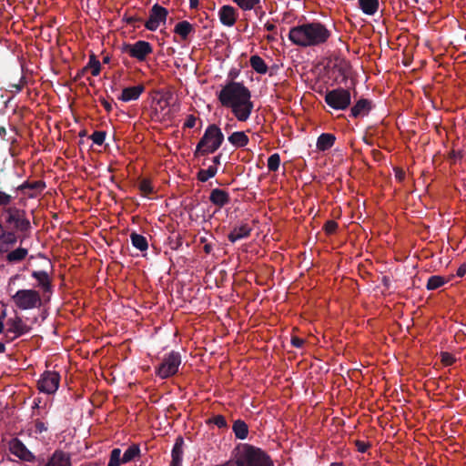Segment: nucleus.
Returning <instances> with one entry per match:
<instances>
[{"instance_id":"nucleus-1","label":"nucleus","mask_w":466,"mask_h":466,"mask_svg":"<svg viewBox=\"0 0 466 466\" xmlns=\"http://www.w3.org/2000/svg\"><path fill=\"white\" fill-rule=\"evenodd\" d=\"M32 226L25 210L17 207L4 208L0 216V254H5L18 241L29 238Z\"/></svg>"},{"instance_id":"nucleus-2","label":"nucleus","mask_w":466,"mask_h":466,"mask_svg":"<svg viewBox=\"0 0 466 466\" xmlns=\"http://www.w3.org/2000/svg\"><path fill=\"white\" fill-rule=\"evenodd\" d=\"M220 104L231 109L235 117L241 122L247 121L253 110L249 89L241 82L229 81L218 94Z\"/></svg>"},{"instance_id":"nucleus-3","label":"nucleus","mask_w":466,"mask_h":466,"mask_svg":"<svg viewBox=\"0 0 466 466\" xmlns=\"http://www.w3.org/2000/svg\"><path fill=\"white\" fill-rule=\"evenodd\" d=\"M331 32L320 22H308L290 28L289 39L300 47L319 46L325 44Z\"/></svg>"},{"instance_id":"nucleus-4","label":"nucleus","mask_w":466,"mask_h":466,"mask_svg":"<svg viewBox=\"0 0 466 466\" xmlns=\"http://www.w3.org/2000/svg\"><path fill=\"white\" fill-rule=\"evenodd\" d=\"M215 466H274L270 456L260 448L243 444L235 460H229Z\"/></svg>"},{"instance_id":"nucleus-5","label":"nucleus","mask_w":466,"mask_h":466,"mask_svg":"<svg viewBox=\"0 0 466 466\" xmlns=\"http://www.w3.org/2000/svg\"><path fill=\"white\" fill-rule=\"evenodd\" d=\"M223 142L224 134L221 129L216 124L208 125L196 147L194 157L213 154L222 146Z\"/></svg>"},{"instance_id":"nucleus-6","label":"nucleus","mask_w":466,"mask_h":466,"mask_svg":"<svg viewBox=\"0 0 466 466\" xmlns=\"http://www.w3.org/2000/svg\"><path fill=\"white\" fill-rule=\"evenodd\" d=\"M12 300L23 310L40 308L42 305L41 296L35 289H19L12 296Z\"/></svg>"},{"instance_id":"nucleus-7","label":"nucleus","mask_w":466,"mask_h":466,"mask_svg":"<svg viewBox=\"0 0 466 466\" xmlns=\"http://www.w3.org/2000/svg\"><path fill=\"white\" fill-rule=\"evenodd\" d=\"M120 50L122 53L127 54L130 57L137 59L138 62H144L147 56L153 53L152 45L145 40H138L134 44L124 43Z\"/></svg>"},{"instance_id":"nucleus-8","label":"nucleus","mask_w":466,"mask_h":466,"mask_svg":"<svg viewBox=\"0 0 466 466\" xmlns=\"http://www.w3.org/2000/svg\"><path fill=\"white\" fill-rule=\"evenodd\" d=\"M181 364V356L179 352L171 351L165 355L162 362L157 368L156 373L161 379H167L176 375Z\"/></svg>"},{"instance_id":"nucleus-9","label":"nucleus","mask_w":466,"mask_h":466,"mask_svg":"<svg viewBox=\"0 0 466 466\" xmlns=\"http://www.w3.org/2000/svg\"><path fill=\"white\" fill-rule=\"evenodd\" d=\"M324 100L335 110H345L350 105V93L342 87L335 88L326 93Z\"/></svg>"},{"instance_id":"nucleus-10","label":"nucleus","mask_w":466,"mask_h":466,"mask_svg":"<svg viewBox=\"0 0 466 466\" xmlns=\"http://www.w3.org/2000/svg\"><path fill=\"white\" fill-rule=\"evenodd\" d=\"M121 450L119 448H114L109 456V461L107 466H119L121 463H127L134 461L140 455V448L137 444L130 445L124 454L121 456Z\"/></svg>"},{"instance_id":"nucleus-11","label":"nucleus","mask_w":466,"mask_h":466,"mask_svg":"<svg viewBox=\"0 0 466 466\" xmlns=\"http://www.w3.org/2000/svg\"><path fill=\"white\" fill-rule=\"evenodd\" d=\"M60 378V374L56 371H45L37 382V388L41 392L53 394L59 387Z\"/></svg>"},{"instance_id":"nucleus-12","label":"nucleus","mask_w":466,"mask_h":466,"mask_svg":"<svg viewBox=\"0 0 466 466\" xmlns=\"http://www.w3.org/2000/svg\"><path fill=\"white\" fill-rule=\"evenodd\" d=\"M167 10L158 4H155L149 12V18L145 23V27L149 31H156L161 23H165L167 16Z\"/></svg>"},{"instance_id":"nucleus-13","label":"nucleus","mask_w":466,"mask_h":466,"mask_svg":"<svg viewBox=\"0 0 466 466\" xmlns=\"http://www.w3.org/2000/svg\"><path fill=\"white\" fill-rule=\"evenodd\" d=\"M9 450L12 454L22 461L33 462L35 460V456L26 448L23 441L17 438L11 441Z\"/></svg>"},{"instance_id":"nucleus-14","label":"nucleus","mask_w":466,"mask_h":466,"mask_svg":"<svg viewBox=\"0 0 466 466\" xmlns=\"http://www.w3.org/2000/svg\"><path fill=\"white\" fill-rule=\"evenodd\" d=\"M46 188V183L43 180L29 181L26 180L17 187L16 191L22 192L28 198H35Z\"/></svg>"},{"instance_id":"nucleus-15","label":"nucleus","mask_w":466,"mask_h":466,"mask_svg":"<svg viewBox=\"0 0 466 466\" xmlns=\"http://www.w3.org/2000/svg\"><path fill=\"white\" fill-rule=\"evenodd\" d=\"M251 231L252 228L248 223L241 222L233 227L228 235V238L231 243H235L240 239L248 238Z\"/></svg>"},{"instance_id":"nucleus-16","label":"nucleus","mask_w":466,"mask_h":466,"mask_svg":"<svg viewBox=\"0 0 466 466\" xmlns=\"http://www.w3.org/2000/svg\"><path fill=\"white\" fill-rule=\"evenodd\" d=\"M8 329H6L5 336L8 335V333H14L15 337L17 338L19 336H22L25 333H28L31 329L29 326H27L20 317H15L14 319H9L7 320Z\"/></svg>"},{"instance_id":"nucleus-17","label":"nucleus","mask_w":466,"mask_h":466,"mask_svg":"<svg viewBox=\"0 0 466 466\" xmlns=\"http://www.w3.org/2000/svg\"><path fill=\"white\" fill-rule=\"evenodd\" d=\"M219 20L226 26H233L237 21V11L231 5H223L218 11Z\"/></svg>"},{"instance_id":"nucleus-18","label":"nucleus","mask_w":466,"mask_h":466,"mask_svg":"<svg viewBox=\"0 0 466 466\" xmlns=\"http://www.w3.org/2000/svg\"><path fill=\"white\" fill-rule=\"evenodd\" d=\"M209 201L218 208L229 204L230 196L226 190L220 188H214L209 195Z\"/></svg>"},{"instance_id":"nucleus-19","label":"nucleus","mask_w":466,"mask_h":466,"mask_svg":"<svg viewBox=\"0 0 466 466\" xmlns=\"http://www.w3.org/2000/svg\"><path fill=\"white\" fill-rule=\"evenodd\" d=\"M144 91L145 86L142 84L134 86H128L122 90L118 99L123 102L137 100Z\"/></svg>"},{"instance_id":"nucleus-20","label":"nucleus","mask_w":466,"mask_h":466,"mask_svg":"<svg viewBox=\"0 0 466 466\" xmlns=\"http://www.w3.org/2000/svg\"><path fill=\"white\" fill-rule=\"evenodd\" d=\"M372 108V103L366 98H360L350 109V116L358 118L367 116Z\"/></svg>"},{"instance_id":"nucleus-21","label":"nucleus","mask_w":466,"mask_h":466,"mask_svg":"<svg viewBox=\"0 0 466 466\" xmlns=\"http://www.w3.org/2000/svg\"><path fill=\"white\" fill-rule=\"evenodd\" d=\"M45 466H72L71 458L68 453L56 450Z\"/></svg>"},{"instance_id":"nucleus-22","label":"nucleus","mask_w":466,"mask_h":466,"mask_svg":"<svg viewBox=\"0 0 466 466\" xmlns=\"http://www.w3.org/2000/svg\"><path fill=\"white\" fill-rule=\"evenodd\" d=\"M183 446H184V439L181 436H178L173 446L171 451V462L174 466H181L183 460Z\"/></svg>"},{"instance_id":"nucleus-23","label":"nucleus","mask_w":466,"mask_h":466,"mask_svg":"<svg viewBox=\"0 0 466 466\" xmlns=\"http://www.w3.org/2000/svg\"><path fill=\"white\" fill-rule=\"evenodd\" d=\"M32 277L37 281V287L45 292H49L52 289V284L47 272L44 270H35L32 272Z\"/></svg>"},{"instance_id":"nucleus-24","label":"nucleus","mask_w":466,"mask_h":466,"mask_svg":"<svg viewBox=\"0 0 466 466\" xmlns=\"http://www.w3.org/2000/svg\"><path fill=\"white\" fill-rule=\"evenodd\" d=\"M228 141L235 147H245L249 143V137L244 131H235L228 137Z\"/></svg>"},{"instance_id":"nucleus-25","label":"nucleus","mask_w":466,"mask_h":466,"mask_svg":"<svg viewBox=\"0 0 466 466\" xmlns=\"http://www.w3.org/2000/svg\"><path fill=\"white\" fill-rule=\"evenodd\" d=\"M336 141V137L330 133H322L317 139L316 147L319 151L330 149Z\"/></svg>"},{"instance_id":"nucleus-26","label":"nucleus","mask_w":466,"mask_h":466,"mask_svg":"<svg viewBox=\"0 0 466 466\" xmlns=\"http://www.w3.org/2000/svg\"><path fill=\"white\" fill-rule=\"evenodd\" d=\"M6 253V261L9 263H18L25 258L28 254V249L25 248L19 247L14 250L11 248L5 252Z\"/></svg>"},{"instance_id":"nucleus-27","label":"nucleus","mask_w":466,"mask_h":466,"mask_svg":"<svg viewBox=\"0 0 466 466\" xmlns=\"http://www.w3.org/2000/svg\"><path fill=\"white\" fill-rule=\"evenodd\" d=\"M194 26L187 20L178 22L174 28V33L178 35L183 40H187L188 35L194 33Z\"/></svg>"},{"instance_id":"nucleus-28","label":"nucleus","mask_w":466,"mask_h":466,"mask_svg":"<svg viewBox=\"0 0 466 466\" xmlns=\"http://www.w3.org/2000/svg\"><path fill=\"white\" fill-rule=\"evenodd\" d=\"M232 431L237 439L245 440L248 434V426L244 420L238 419L234 421Z\"/></svg>"},{"instance_id":"nucleus-29","label":"nucleus","mask_w":466,"mask_h":466,"mask_svg":"<svg viewBox=\"0 0 466 466\" xmlns=\"http://www.w3.org/2000/svg\"><path fill=\"white\" fill-rule=\"evenodd\" d=\"M360 8L368 15H374L379 8V0H359Z\"/></svg>"},{"instance_id":"nucleus-30","label":"nucleus","mask_w":466,"mask_h":466,"mask_svg":"<svg viewBox=\"0 0 466 466\" xmlns=\"http://www.w3.org/2000/svg\"><path fill=\"white\" fill-rule=\"evenodd\" d=\"M249 63L253 70H255L257 73L265 75L268 72V67L259 56H252L249 59Z\"/></svg>"},{"instance_id":"nucleus-31","label":"nucleus","mask_w":466,"mask_h":466,"mask_svg":"<svg viewBox=\"0 0 466 466\" xmlns=\"http://www.w3.org/2000/svg\"><path fill=\"white\" fill-rule=\"evenodd\" d=\"M130 239L132 245L140 251H146L148 248V243L146 237L137 234V232H133L130 235Z\"/></svg>"},{"instance_id":"nucleus-32","label":"nucleus","mask_w":466,"mask_h":466,"mask_svg":"<svg viewBox=\"0 0 466 466\" xmlns=\"http://www.w3.org/2000/svg\"><path fill=\"white\" fill-rule=\"evenodd\" d=\"M218 173V167L216 166H209L207 169H199L197 173V178L200 182H206L209 178H212Z\"/></svg>"},{"instance_id":"nucleus-33","label":"nucleus","mask_w":466,"mask_h":466,"mask_svg":"<svg viewBox=\"0 0 466 466\" xmlns=\"http://www.w3.org/2000/svg\"><path fill=\"white\" fill-rule=\"evenodd\" d=\"M85 67H87V71L91 70V74L94 76H97L101 71V64L97 60L96 55L92 53L89 56V61Z\"/></svg>"},{"instance_id":"nucleus-34","label":"nucleus","mask_w":466,"mask_h":466,"mask_svg":"<svg viewBox=\"0 0 466 466\" xmlns=\"http://www.w3.org/2000/svg\"><path fill=\"white\" fill-rule=\"evenodd\" d=\"M446 283V279L439 275L431 276L427 281L426 288L428 290H434L443 286Z\"/></svg>"},{"instance_id":"nucleus-35","label":"nucleus","mask_w":466,"mask_h":466,"mask_svg":"<svg viewBox=\"0 0 466 466\" xmlns=\"http://www.w3.org/2000/svg\"><path fill=\"white\" fill-rule=\"evenodd\" d=\"M138 188L144 197H147L154 192L151 181L148 178L141 179L138 185Z\"/></svg>"},{"instance_id":"nucleus-36","label":"nucleus","mask_w":466,"mask_h":466,"mask_svg":"<svg viewBox=\"0 0 466 466\" xmlns=\"http://www.w3.org/2000/svg\"><path fill=\"white\" fill-rule=\"evenodd\" d=\"M207 423L208 424L212 423L219 429H227L228 428V423H227L226 418L220 414L211 417L210 419H208L207 420Z\"/></svg>"},{"instance_id":"nucleus-37","label":"nucleus","mask_w":466,"mask_h":466,"mask_svg":"<svg viewBox=\"0 0 466 466\" xmlns=\"http://www.w3.org/2000/svg\"><path fill=\"white\" fill-rule=\"evenodd\" d=\"M280 165V156L278 153H274L268 158V168L269 171H277Z\"/></svg>"},{"instance_id":"nucleus-38","label":"nucleus","mask_w":466,"mask_h":466,"mask_svg":"<svg viewBox=\"0 0 466 466\" xmlns=\"http://www.w3.org/2000/svg\"><path fill=\"white\" fill-rule=\"evenodd\" d=\"M241 9L251 10L256 8L260 0H233Z\"/></svg>"},{"instance_id":"nucleus-39","label":"nucleus","mask_w":466,"mask_h":466,"mask_svg":"<svg viewBox=\"0 0 466 466\" xmlns=\"http://www.w3.org/2000/svg\"><path fill=\"white\" fill-rule=\"evenodd\" d=\"M15 197L5 191L0 190V208H9V205L13 202Z\"/></svg>"},{"instance_id":"nucleus-40","label":"nucleus","mask_w":466,"mask_h":466,"mask_svg":"<svg viewBox=\"0 0 466 466\" xmlns=\"http://www.w3.org/2000/svg\"><path fill=\"white\" fill-rule=\"evenodd\" d=\"M90 138L94 142V144L101 146L106 139V132L105 131H95Z\"/></svg>"},{"instance_id":"nucleus-41","label":"nucleus","mask_w":466,"mask_h":466,"mask_svg":"<svg viewBox=\"0 0 466 466\" xmlns=\"http://www.w3.org/2000/svg\"><path fill=\"white\" fill-rule=\"evenodd\" d=\"M339 225L335 220H328L323 227V229L328 235L334 234Z\"/></svg>"},{"instance_id":"nucleus-42","label":"nucleus","mask_w":466,"mask_h":466,"mask_svg":"<svg viewBox=\"0 0 466 466\" xmlns=\"http://www.w3.org/2000/svg\"><path fill=\"white\" fill-rule=\"evenodd\" d=\"M441 362L445 366H451L455 362V358L449 352H441Z\"/></svg>"},{"instance_id":"nucleus-43","label":"nucleus","mask_w":466,"mask_h":466,"mask_svg":"<svg viewBox=\"0 0 466 466\" xmlns=\"http://www.w3.org/2000/svg\"><path fill=\"white\" fill-rule=\"evenodd\" d=\"M355 445L357 447L358 451L361 453L366 452L368 449L370 447V444L369 442H365L360 440H357L355 441Z\"/></svg>"},{"instance_id":"nucleus-44","label":"nucleus","mask_w":466,"mask_h":466,"mask_svg":"<svg viewBox=\"0 0 466 466\" xmlns=\"http://www.w3.org/2000/svg\"><path fill=\"white\" fill-rule=\"evenodd\" d=\"M197 117L194 115H188L183 125V128H193L196 125Z\"/></svg>"},{"instance_id":"nucleus-45","label":"nucleus","mask_w":466,"mask_h":466,"mask_svg":"<svg viewBox=\"0 0 466 466\" xmlns=\"http://www.w3.org/2000/svg\"><path fill=\"white\" fill-rule=\"evenodd\" d=\"M35 431L36 433H42L47 431V427L45 425L43 421L36 420L35 421Z\"/></svg>"},{"instance_id":"nucleus-46","label":"nucleus","mask_w":466,"mask_h":466,"mask_svg":"<svg viewBox=\"0 0 466 466\" xmlns=\"http://www.w3.org/2000/svg\"><path fill=\"white\" fill-rule=\"evenodd\" d=\"M304 343H305V340L303 339H300L299 337L291 338V345L295 348L300 349L303 347Z\"/></svg>"},{"instance_id":"nucleus-47","label":"nucleus","mask_w":466,"mask_h":466,"mask_svg":"<svg viewBox=\"0 0 466 466\" xmlns=\"http://www.w3.org/2000/svg\"><path fill=\"white\" fill-rule=\"evenodd\" d=\"M126 21L129 25L136 27L137 23H142V18L132 15V16L127 17Z\"/></svg>"},{"instance_id":"nucleus-48","label":"nucleus","mask_w":466,"mask_h":466,"mask_svg":"<svg viewBox=\"0 0 466 466\" xmlns=\"http://www.w3.org/2000/svg\"><path fill=\"white\" fill-rule=\"evenodd\" d=\"M394 171L396 179L400 182L403 181L406 176L405 171L399 167L395 168Z\"/></svg>"},{"instance_id":"nucleus-49","label":"nucleus","mask_w":466,"mask_h":466,"mask_svg":"<svg viewBox=\"0 0 466 466\" xmlns=\"http://www.w3.org/2000/svg\"><path fill=\"white\" fill-rule=\"evenodd\" d=\"M465 274H466V263H463L457 269L456 275L460 278H462V277H464Z\"/></svg>"},{"instance_id":"nucleus-50","label":"nucleus","mask_w":466,"mask_h":466,"mask_svg":"<svg viewBox=\"0 0 466 466\" xmlns=\"http://www.w3.org/2000/svg\"><path fill=\"white\" fill-rule=\"evenodd\" d=\"M101 104H102V106H104V108H105V110L106 112L109 113V112L112 111L113 106H112V104L109 101H107L106 99H101Z\"/></svg>"},{"instance_id":"nucleus-51","label":"nucleus","mask_w":466,"mask_h":466,"mask_svg":"<svg viewBox=\"0 0 466 466\" xmlns=\"http://www.w3.org/2000/svg\"><path fill=\"white\" fill-rule=\"evenodd\" d=\"M221 157H222V154H221V153H219V154H218L217 156L213 157H212V159H211V160H212V163H213V165H212V166H216V167H218V165H220V163H221V162H220V160H221Z\"/></svg>"},{"instance_id":"nucleus-52","label":"nucleus","mask_w":466,"mask_h":466,"mask_svg":"<svg viewBox=\"0 0 466 466\" xmlns=\"http://www.w3.org/2000/svg\"><path fill=\"white\" fill-rule=\"evenodd\" d=\"M265 29L268 32H275L277 30V26L274 24L268 22L265 24Z\"/></svg>"},{"instance_id":"nucleus-53","label":"nucleus","mask_w":466,"mask_h":466,"mask_svg":"<svg viewBox=\"0 0 466 466\" xmlns=\"http://www.w3.org/2000/svg\"><path fill=\"white\" fill-rule=\"evenodd\" d=\"M87 72V67H83L81 70H79L75 77V80L80 79L85 76V74Z\"/></svg>"},{"instance_id":"nucleus-54","label":"nucleus","mask_w":466,"mask_h":466,"mask_svg":"<svg viewBox=\"0 0 466 466\" xmlns=\"http://www.w3.org/2000/svg\"><path fill=\"white\" fill-rule=\"evenodd\" d=\"M5 317V310H3L1 312V316H0V334L4 332L5 325H4V322H3V319Z\"/></svg>"},{"instance_id":"nucleus-55","label":"nucleus","mask_w":466,"mask_h":466,"mask_svg":"<svg viewBox=\"0 0 466 466\" xmlns=\"http://www.w3.org/2000/svg\"><path fill=\"white\" fill-rule=\"evenodd\" d=\"M23 86H24L23 83L11 85V87L15 88V92H16V93L20 92L23 89Z\"/></svg>"},{"instance_id":"nucleus-56","label":"nucleus","mask_w":466,"mask_h":466,"mask_svg":"<svg viewBox=\"0 0 466 466\" xmlns=\"http://www.w3.org/2000/svg\"><path fill=\"white\" fill-rule=\"evenodd\" d=\"M203 250L205 253L209 254L212 251V245L209 243L205 244Z\"/></svg>"},{"instance_id":"nucleus-57","label":"nucleus","mask_w":466,"mask_h":466,"mask_svg":"<svg viewBox=\"0 0 466 466\" xmlns=\"http://www.w3.org/2000/svg\"><path fill=\"white\" fill-rule=\"evenodd\" d=\"M198 5V0H189L190 8H192V9L197 8Z\"/></svg>"},{"instance_id":"nucleus-58","label":"nucleus","mask_w":466,"mask_h":466,"mask_svg":"<svg viewBox=\"0 0 466 466\" xmlns=\"http://www.w3.org/2000/svg\"><path fill=\"white\" fill-rule=\"evenodd\" d=\"M6 134L5 127L0 126V136L4 137Z\"/></svg>"},{"instance_id":"nucleus-59","label":"nucleus","mask_w":466,"mask_h":466,"mask_svg":"<svg viewBox=\"0 0 466 466\" xmlns=\"http://www.w3.org/2000/svg\"><path fill=\"white\" fill-rule=\"evenodd\" d=\"M110 62V56H105L103 57V63L104 64H108Z\"/></svg>"},{"instance_id":"nucleus-60","label":"nucleus","mask_w":466,"mask_h":466,"mask_svg":"<svg viewBox=\"0 0 466 466\" xmlns=\"http://www.w3.org/2000/svg\"><path fill=\"white\" fill-rule=\"evenodd\" d=\"M5 351V346L2 341H0V353H4Z\"/></svg>"},{"instance_id":"nucleus-61","label":"nucleus","mask_w":466,"mask_h":466,"mask_svg":"<svg viewBox=\"0 0 466 466\" xmlns=\"http://www.w3.org/2000/svg\"><path fill=\"white\" fill-rule=\"evenodd\" d=\"M181 245H182V241H181V239H178V240L177 241L176 246L174 247V248H176V249H177V248H178Z\"/></svg>"},{"instance_id":"nucleus-62","label":"nucleus","mask_w":466,"mask_h":466,"mask_svg":"<svg viewBox=\"0 0 466 466\" xmlns=\"http://www.w3.org/2000/svg\"><path fill=\"white\" fill-rule=\"evenodd\" d=\"M330 466H342V463L340 462H333L330 464Z\"/></svg>"},{"instance_id":"nucleus-63","label":"nucleus","mask_w":466,"mask_h":466,"mask_svg":"<svg viewBox=\"0 0 466 466\" xmlns=\"http://www.w3.org/2000/svg\"><path fill=\"white\" fill-rule=\"evenodd\" d=\"M230 128H231V126H230V125H228H228H226V126H225V127H224V129H225L226 131H228Z\"/></svg>"},{"instance_id":"nucleus-64","label":"nucleus","mask_w":466,"mask_h":466,"mask_svg":"<svg viewBox=\"0 0 466 466\" xmlns=\"http://www.w3.org/2000/svg\"><path fill=\"white\" fill-rule=\"evenodd\" d=\"M267 39H268V41H273L275 38H274V36H272V35H268V36H267Z\"/></svg>"}]
</instances>
